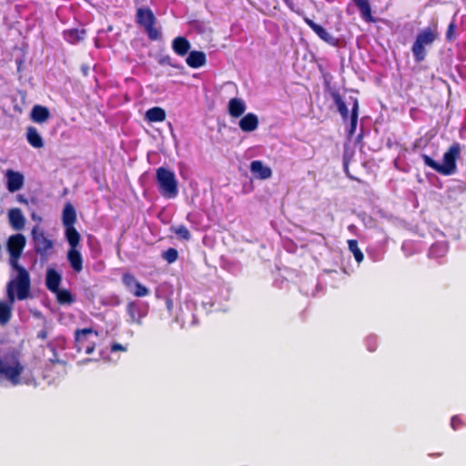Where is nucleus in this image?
<instances>
[{"mask_svg": "<svg viewBox=\"0 0 466 466\" xmlns=\"http://www.w3.org/2000/svg\"><path fill=\"white\" fill-rule=\"evenodd\" d=\"M26 238L21 233L11 235L6 241V250L9 254V264L16 271L15 278L8 281V295L11 300L17 298L25 300L31 297V279L29 272L19 264Z\"/></svg>", "mask_w": 466, "mask_h": 466, "instance_id": "f257e3e1", "label": "nucleus"}, {"mask_svg": "<svg viewBox=\"0 0 466 466\" xmlns=\"http://www.w3.org/2000/svg\"><path fill=\"white\" fill-rule=\"evenodd\" d=\"M461 156V145L453 143L443 154V163L440 164L426 154L421 155L423 163L443 176H451L456 172L457 160Z\"/></svg>", "mask_w": 466, "mask_h": 466, "instance_id": "f03ea898", "label": "nucleus"}, {"mask_svg": "<svg viewBox=\"0 0 466 466\" xmlns=\"http://www.w3.org/2000/svg\"><path fill=\"white\" fill-rule=\"evenodd\" d=\"M438 36L439 32L436 25L424 28L417 35L411 46V52L415 62L420 63L426 58V46H431Z\"/></svg>", "mask_w": 466, "mask_h": 466, "instance_id": "7ed1b4c3", "label": "nucleus"}, {"mask_svg": "<svg viewBox=\"0 0 466 466\" xmlns=\"http://www.w3.org/2000/svg\"><path fill=\"white\" fill-rule=\"evenodd\" d=\"M156 180L160 194L167 198H175L178 194L177 180L175 173L164 167L156 170Z\"/></svg>", "mask_w": 466, "mask_h": 466, "instance_id": "20e7f679", "label": "nucleus"}, {"mask_svg": "<svg viewBox=\"0 0 466 466\" xmlns=\"http://www.w3.org/2000/svg\"><path fill=\"white\" fill-rule=\"evenodd\" d=\"M31 237L35 252L40 256L41 259H46L53 251L54 241L47 238L45 230L38 225L32 228Z\"/></svg>", "mask_w": 466, "mask_h": 466, "instance_id": "39448f33", "label": "nucleus"}, {"mask_svg": "<svg viewBox=\"0 0 466 466\" xmlns=\"http://www.w3.org/2000/svg\"><path fill=\"white\" fill-rule=\"evenodd\" d=\"M136 22L142 26L150 40H157L160 36L159 31L156 28V16L151 9L140 7L136 13Z\"/></svg>", "mask_w": 466, "mask_h": 466, "instance_id": "423d86ee", "label": "nucleus"}, {"mask_svg": "<svg viewBox=\"0 0 466 466\" xmlns=\"http://www.w3.org/2000/svg\"><path fill=\"white\" fill-rule=\"evenodd\" d=\"M98 335L97 331L92 328L77 329L75 331V345L78 352L91 354L96 348V342L88 340V335Z\"/></svg>", "mask_w": 466, "mask_h": 466, "instance_id": "0eeeda50", "label": "nucleus"}, {"mask_svg": "<svg viewBox=\"0 0 466 466\" xmlns=\"http://www.w3.org/2000/svg\"><path fill=\"white\" fill-rule=\"evenodd\" d=\"M24 367L19 361H15L13 366H10L0 358V376L5 377L13 384L15 385L19 382Z\"/></svg>", "mask_w": 466, "mask_h": 466, "instance_id": "6e6552de", "label": "nucleus"}, {"mask_svg": "<svg viewBox=\"0 0 466 466\" xmlns=\"http://www.w3.org/2000/svg\"><path fill=\"white\" fill-rule=\"evenodd\" d=\"M304 22L324 42L335 46L338 42L336 37L329 34L324 27L316 24L313 20L309 17H304Z\"/></svg>", "mask_w": 466, "mask_h": 466, "instance_id": "1a4fd4ad", "label": "nucleus"}, {"mask_svg": "<svg viewBox=\"0 0 466 466\" xmlns=\"http://www.w3.org/2000/svg\"><path fill=\"white\" fill-rule=\"evenodd\" d=\"M6 296L7 301L0 300V325L5 326L12 318V306L15 303V299L19 300L17 298H15L14 300H11L8 295V283L6 284Z\"/></svg>", "mask_w": 466, "mask_h": 466, "instance_id": "9d476101", "label": "nucleus"}, {"mask_svg": "<svg viewBox=\"0 0 466 466\" xmlns=\"http://www.w3.org/2000/svg\"><path fill=\"white\" fill-rule=\"evenodd\" d=\"M356 6L360 12L361 18L366 23H376L379 18L377 17L378 12L373 10L370 2H354Z\"/></svg>", "mask_w": 466, "mask_h": 466, "instance_id": "9b49d317", "label": "nucleus"}, {"mask_svg": "<svg viewBox=\"0 0 466 466\" xmlns=\"http://www.w3.org/2000/svg\"><path fill=\"white\" fill-rule=\"evenodd\" d=\"M7 178V189L9 192H15L21 189L24 185V176L12 169H8L5 173Z\"/></svg>", "mask_w": 466, "mask_h": 466, "instance_id": "f8f14e48", "label": "nucleus"}, {"mask_svg": "<svg viewBox=\"0 0 466 466\" xmlns=\"http://www.w3.org/2000/svg\"><path fill=\"white\" fill-rule=\"evenodd\" d=\"M126 309L131 323L141 324L142 319L147 315V312L142 310L141 306L137 301H129Z\"/></svg>", "mask_w": 466, "mask_h": 466, "instance_id": "ddd939ff", "label": "nucleus"}, {"mask_svg": "<svg viewBox=\"0 0 466 466\" xmlns=\"http://www.w3.org/2000/svg\"><path fill=\"white\" fill-rule=\"evenodd\" d=\"M251 173L259 179H267L272 176V170L269 167L265 166L260 160H254L250 164Z\"/></svg>", "mask_w": 466, "mask_h": 466, "instance_id": "4468645a", "label": "nucleus"}, {"mask_svg": "<svg viewBox=\"0 0 466 466\" xmlns=\"http://www.w3.org/2000/svg\"><path fill=\"white\" fill-rule=\"evenodd\" d=\"M8 219L10 226L15 230H21L25 228V218L18 208H14L8 211Z\"/></svg>", "mask_w": 466, "mask_h": 466, "instance_id": "2eb2a0df", "label": "nucleus"}, {"mask_svg": "<svg viewBox=\"0 0 466 466\" xmlns=\"http://www.w3.org/2000/svg\"><path fill=\"white\" fill-rule=\"evenodd\" d=\"M238 126L243 132L255 131L258 127V117L254 113H248L239 120Z\"/></svg>", "mask_w": 466, "mask_h": 466, "instance_id": "dca6fc26", "label": "nucleus"}, {"mask_svg": "<svg viewBox=\"0 0 466 466\" xmlns=\"http://www.w3.org/2000/svg\"><path fill=\"white\" fill-rule=\"evenodd\" d=\"M62 280L61 275L54 268H47L46 276V287L51 291H57Z\"/></svg>", "mask_w": 466, "mask_h": 466, "instance_id": "f3484780", "label": "nucleus"}, {"mask_svg": "<svg viewBox=\"0 0 466 466\" xmlns=\"http://www.w3.org/2000/svg\"><path fill=\"white\" fill-rule=\"evenodd\" d=\"M186 62L187 66L191 68H198L203 66L207 62V57L204 52L202 51H191L189 52Z\"/></svg>", "mask_w": 466, "mask_h": 466, "instance_id": "a211bd4d", "label": "nucleus"}, {"mask_svg": "<svg viewBox=\"0 0 466 466\" xmlns=\"http://www.w3.org/2000/svg\"><path fill=\"white\" fill-rule=\"evenodd\" d=\"M67 260L74 271L78 273L83 269V258L78 248L68 249Z\"/></svg>", "mask_w": 466, "mask_h": 466, "instance_id": "6ab92c4d", "label": "nucleus"}, {"mask_svg": "<svg viewBox=\"0 0 466 466\" xmlns=\"http://www.w3.org/2000/svg\"><path fill=\"white\" fill-rule=\"evenodd\" d=\"M330 96L333 99L334 104L337 106L339 113L341 116V118L344 121H347L350 116L349 114L348 106L345 101L343 100L341 95L338 91L333 90L330 92Z\"/></svg>", "mask_w": 466, "mask_h": 466, "instance_id": "aec40b11", "label": "nucleus"}, {"mask_svg": "<svg viewBox=\"0 0 466 466\" xmlns=\"http://www.w3.org/2000/svg\"><path fill=\"white\" fill-rule=\"evenodd\" d=\"M172 49L177 55L185 56L189 52L190 43L186 37L177 36L172 41Z\"/></svg>", "mask_w": 466, "mask_h": 466, "instance_id": "412c9836", "label": "nucleus"}, {"mask_svg": "<svg viewBox=\"0 0 466 466\" xmlns=\"http://www.w3.org/2000/svg\"><path fill=\"white\" fill-rule=\"evenodd\" d=\"M62 222L65 228L74 227L76 222V209L71 203H66L64 207Z\"/></svg>", "mask_w": 466, "mask_h": 466, "instance_id": "4be33fe9", "label": "nucleus"}, {"mask_svg": "<svg viewBox=\"0 0 466 466\" xmlns=\"http://www.w3.org/2000/svg\"><path fill=\"white\" fill-rule=\"evenodd\" d=\"M228 110L232 117L237 118L244 114L246 105L242 99L234 97L229 100Z\"/></svg>", "mask_w": 466, "mask_h": 466, "instance_id": "5701e85b", "label": "nucleus"}, {"mask_svg": "<svg viewBox=\"0 0 466 466\" xmlns=\"http://www.w3.org/2000/svg\"><path fill=\"white\" fill-rule=\"evenodd\" d=\"M86 30L85 29H78V28H73L64 31L63 35L64 39L72 45H75L86 37Z\"/></svg>", "mask_w": 466, "mask_h": 466, "instance_id": "b1692460", "label": "nucleus"}, {"mask_svg": "<svg viewBox=\"0 0 466 466\" xmlns=\"http://www.w3.org/2000/svg\"><path fill=\"white\" fill-rule=\"evenodd\" d=\"M50 117L49 109L44 106L35 105L31 111V118L35 123H44Z\"/></svg>", "mask_w": 466, "mask_h": 466, "instance_id": "393cba45", "label": "nucleus"}, {"mask_svg": "<svg viewBox=\"0 0 466 466\" xmlns=\"http://www.w3.org/2000/svg\"><path fill=\"white\" fill-rule=\"evenodd\" d=\"M27 142L35 148L44 147V141L37 129L35 127H28L26 129Z\"/></svg>", "mask_w": 466, "mask_h": 466, "instance_id": "a878e982", "label": "nucleus"}, {"mask_svg": "<svg viewBox=\"0 0 466 466\" xmlns=\"http://www.w3.org/2000/svg\"><path fill=\"white\" fill-rule=\"evenodd\" d=\"M65 236L69 244V248H78L81 241V236L75 226L65 228Z\"/></svg>", "mask_w": 466, "mask_h": 466, "instance_id": "bb28decb", "label": "nucleus"}, {"mask_svg": "<svg viewBox=\"0 0 466 466\" xmlns=\"http://www.w3.org/2000/svg\"><path fill=\"white\" fill-rule=\"evenodd\" d=\"M146 118L149 122H162L166 118V112L161 107L154 106L146 112Z\"/></svg>", "mask_w": 466, "mask_h": 466, "instance_id": "cd10ccee", "label": "nucleus"}, {"mask_svg": "<svg viewBox=\"0 0 466 466\" xmlns=\"http://www.w3.org/2000/svg\"><path fill=\"white\" fill-rule=\"evenodd\" d=\"M350 100L352 101V107H351V113L350 116V128L349 130L350 134H354L357 128L358 125V117H359V101L356 97H350Z\"/></svg>", "mask_w": 466, "mask_h": 466, "instance_id": "c85d7f7f", "label": "nucleus"}, {"mask_svg": "<svg viewBox=\"0 0 466 466\" xmlns=\"http://www.w3.org/2000/svg\"><path fill=\"white\" fill-rule=\"evenodd\" d=\"M53 293L56 295V300L61 305H70L74 302V297L67 289H58L57 291H54Z\"/></svg>", "mask_w": 466, "mask_h": 466, "instance_id": "c756f323", "label": "nucleus"}, {"mask_svg": "<svg viewBox=\"0 0 466 466\" xmlns=\"http://www.w3.org/2000/svg\"><path fill=\"white\" fill-rule=\"evenodd\" d=\"M348 246L350 252H352L356 261L360 263L364 259V255L359 248L358 241L356 239L348 240Z\"/></svg>", "mask_w": 466, "mask_h": 466, "instance_id": "7c9ffc66", "label": "nucleus"}, {"mask_svg": "<svg viewBox=\"0 0 466 466\" xmlns=\"http://www.w3.org/2000/svg\"><path fill=\"white\" fill-rule=\"evenodd\" d=\"M170 229L179 239L189 240L191 238V234L185 225L172 227Z\"/></svg>", "mask_w": 466, "mask_h": 466, "instance_id": "2f4dec72", "label": "nucleus"}, {"mask_svg": "<svg viewBox=\"0 0 466 466\" xmlns=\"http://www.w3.org/2000/svg\"><path fill=\"white\" fill-rule=\"evenodd\" d=\"M162 258L168 263L172 264L178 258V252L175 248H168L162 253Z\"/></svg>", "mask_w": 466, "mask_h": 466, "instance_id": "473e14b6", "label": "nucleus"}, {"mask_svg": "<svg viewBox=\"0 0 466 466\" xmlns=\"http://www.w3.org/2000/svg\"><path fill=\"white\" fill-rule=\"evenodd\" d=\"M122 282L126 286L127 289H128L131 292L133 288L136 286V284L138 282L135 276L131 273H124L122 276Z\"/></svg>", "mask_w": 466, "mask_h": 466, "instance_id": "72a5a7b5", "label": "nucleus"}, {"mask_svg": "<svg viewBox=\"0 0 466 466\" xmlns=\"http://www.w3.org/2000/svg\"><path fill=\"white\" fill-rule=\"evenodd\" d=\"M132 293L136 297H146L149 294V289L138 281L133 288Z\"/></svg>", "mask_w": 466, "mask_h": 466, "instance_id": "f704fd0d", "label": "nucleus"}, {"mask_svg": "<svg viewBox=\"0 0 466 466\" xmlns=\"http://www.w3.org/2000/svg\"><path fill=\"white\" fill-rule=\"evenodd\" d=\"M158 64L161 66H169L171 67H177L170 56H163L158 59Z\"/></svg>", "mask_w": 466, "mask_h": 466, "instance_id": "c9c22d12", "label": "nucleus"}, {"mask_svg": "<svg viewBox=\"0 0 466 466\" xmlns=\"http://www.w3.org/2000/svg\"><path fill=\"white\" fill-rule=\"evenodd\" d=\"M462 425L463 421L458 415H454L451 417V426L454 431L459 430Z\"/></svg>", "mask_w": 466, "mask_h": 466, "instance_id": "e433bc0d", "label": "nucleus"}, {"mask_svg": "<svg viewBox=\"0 0 466 466\" xmlns=\"http://www.w3.org/2000/svg\"><path fill=\"white\" fill-rule=\"evenodd\" d=\"M455 31H456V25L455 23H451L448 26L447 33H446V38L449 41H451L455 37Z\"/></svg>", "mask_w": 466, "mask_h": 466, "instance_id": "4c0bfd02", "label": "nucleus"}, {"mask_svg": "<svg viewBox=\"0 0 466 466\" xmlns=\"http://www.w3.org/2000/svg\"><path fill=\"white\" fill-rule=\"evenodd\" d=\"M271 3L274 4L273 9H270L268 6H266V7L258 6V9H259L265 15H276V9H277V2H271Z\"/></svg>", "mask_w": 466, "mask_h": 466, "instance_id": "58836bf2", "label": "nucleus"}, {"mask_svg": "<svg viewBox=\"0 0 466 466\" xmlns=\"http://www.w3.org/2000/svg\"><path fill=\"white\" fill-rule=\"evenodd\" d=\"M111 352L127 351V348L120 343L114 342L110 347Z\"/></svg>", "mask_w": 466, "mask_h": 466, "instance_id": "ea45409f", "label": "nucleus"}, {"mask_svg": "<svg viewBox=\"0 0 466 466\" xmlns=\"http://www.w3.org/2000/svg\"><path fill=\"white\" fill-rule=\"evenodd\" d=\"M48 336V331L46 329H41L38 333H37V338L40 339H46Z\"/></svg>", "mask_w": 466, "mask_h": 466, "instance_id": "a19ab883", "label": "nucleus"}, {"mask_svg": "<svg viewBox=\"0 0 466 466\" xmlns=\"http://www.w3.org/2000/svg\"><path fill=\"white\" fill-rule=\"evenodd\" d=\"M166 303H167V307L168 308V309H170L172 307V300L170 299H167Z\"/></svg>", "mask_w": 466, "mask_h": 466, "instance_id": "79ce46f5", "label": "nucleus"}, {"mask_svg": "<svg viewBox=\"0 0 466 466\" xmlns=\"http://www.w3.org/2000/svg\"><path fill=\"white\" fill-rule=\"evenodd\" d=\"M285 3L289 6V8H290V9H292V10L294 9V7H293V2L287 1V2H285Z\"/></svg>", "mask_w": 466, "mask_h": 466, "instance_id": "37998d69", "label": "nucleus"}, {"mask_svg": "<svg viewBox=\"0 0 466 466\" xmlns=\"http://www.w3.org/2000/svg\"><path fill=\"white\" fill-rule=\"evenodd\" d=\"M344 169H345V172L348 174V171H349V166L347 163L344 164Z\"/></svg>", "mask_w": 466, "mask_h": 466, "instance_id": "c03bdc74", "label": "nucleus"}, {"mask_svg": "<svg viewBox=\"0 0 466 466\" xmlns=\"http://www.w3.org/2000/svg\"><path fill=\"white\" fill-rule=\"evenodd\" d=\"M50 361L52 362H57V363H60L61 361L59 360H56V359H51Z\"/></svg>", "mask_w": 466, "mask_h": 466, "instance_id": "a18cd8bd", "label": "nucleus"}, {"mask_svg": "<svg viewBox=\"0 0 466 466\" xmlns=\"http://www.w3.org/2000/svg\"><path fill=\"white\" fill-rule=\"evenodd\" d=\"M52 350L56 354V349L54 347H52Z\"/></svg>", "mask_w": 466, "mask_h": 466, "instance_id": "49530a36", "label": "nucleus"}]
</instances>
